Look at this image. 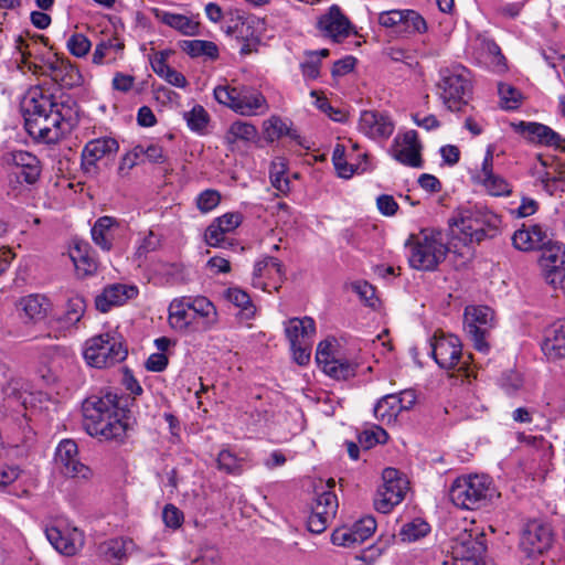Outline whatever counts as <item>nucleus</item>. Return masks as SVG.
I'll list each match as a JSON object with an SVG mask.
<instances>
[{"label":"nucleus","mask_w":565,"mask_h":565,"mask_svg":"<svg viewBox=\"0 0 565 565\" xmlns=\"http://www.w3.org/2000/svg\"><path fill=\"white\" fill-rule=\"evenodd\" d=\"M257 137V129L254 125L245 121H234L226 135H225V141L228 145H234L238 140L242 141H252Z\"/></svg>","instance_id":"nucleus-38"},{"label":"nucleus","mask_w":565,"mask_h":565,"mask_svg":"<svg viewBox=\"0 0 565 565\" xmlns=\"http://www.w3.org/2000/svg\"><path fill=\"white\" fill-rule=\"evenodd\" d=\"M547 238V232L541 225H523L522 228L514 232L512 243L516 249L529 252L542 248Z\"/></svg>","instance_id":"nucleus-27"},{"label":"nucleus","mask_w":565,"mask_h":565,"mask_svg":"<svg viewBox=\"0 0 565 565\" xmlns=\"http://www.w3.org/2000/svg\"><path fill=\"white\" fill-rule=\"evenodd\" d=\"M501 218L498 214L484 206L463 207L454 217L452 225L462 235L465 243H480L486 238H493L499 233Z\"/></svg>","instance_id":"nucleus-4"},{"label":"nucleus","mask_w":565,"mask_h":565,"mask_svg":"<svg viewBox=\"0 0 565 565\" xmlns=\"http://www.w3.org/2000/svg\"><path fill=\"white\" fill-rule=\"evenodd\" d=\"M431 355L443 369H452L459 364L462 358V345L458 337L435 332L431 341Z\"/></svg>","instance_id":"nucleus-12"},{"label":"nucleus","mask_w":565,"mask_h":565,"mask_svg":"<svg viewBox=\"0 0 565 565\" xmlns=\"http://www.w3.org/2000/svg\"><path fill=\"white\" fill-rule=\"evenodd\" d=\"M403 17V10H390L381 12L379 14L377 21L382 26L392 29L395 33H397Z\"/></svg>","instance_id":"nucleus-61"},{"label":"nucleus","mask_w":565,"mask_h":565,"mask_svg":"<svg viewBox=\"0 0 565 565\" xmlns=\"http://www.w3.org/2000/svg\"><path fill=\"white\" fill-rule=\"evenodd\" d=\"M11 156L17 177L22 178L28 184L35 183L41 174L39 159L32 153L22 150L15 151Z\"/></svg>","instance_id":"nucleus-28"},{"label":"nucleus","mask_w":565,"mask_h":565,"mask_svg":"<svg viewBox=\"0 0 565 565\" xmlns=\"http://www.w3.org/2000/svg\"><path fill=\"white\" fill-rule=\"evenodd\" d=\"M403 412V405L395 394L385 395L374 407V416L382 423L390 424Z\"/></svg>","instance_id":"nucleus-36"},{"label":"nucleus","mask_w":565,"mask_h":565,"mask_svg":"<svg viewBox=\"0 0 565 565\" xmlns=\"http://www.w3.org/2000/svg\"><path fill=\"white\" fill-rule=\"evenodd\" d=\"M351 288L356 292L362 301L367 306L373 307L375 302V289L374 287L364 280L354 281L351 284Z\"/></svg>","instance_id":"nucleus-59"},{"label":"nucleus","mask_w":565,"mask_h":565,"mask_svg":"<svg viewBox=\"0 0 565 565\" xmlns=\"http://www.w3.org/2000/svg\"><path fill=\"white\" fill-rule=\"evenodd\" d=\"M294 360L299 365H306L310 361L311 342L290 343Z\"/></svg>","instance_id":"nucleus-63"},{"label":"nucleus","mask_w":565,"mask_h":565,"mask_svg":"<svg viewBox=\"0 0 565 565\" xmlns=\"http://www.w3.org/2000/svg\"><path fill=\"white\" fill-rule=\"evenodd\" d=\"M264 132L267 139L274 141L285 134H290V127L281 118L273 116L264 122Z\"/></svg>","instance_id":"nucleus-52"},{"label":"nucleus","mask_w":565,"mask_h":565,"mask_svg":"<svg viewBox=\"0 0 565 565\" xmlns=\"http://www.w3.org/2000/svg\"><path fill=\"white\" fill-rule=\"evenodd\" d=\"M138 290L134 286L124 284H114L107 286L104 291L96 297V308L102 312H107L113 306H120L128 299L136 297Z\"/></svg>","instance_id":"nucleus-26"},{"label":"nucleus","mask_w":565,"mask_h":565,"mask_svg":"<svg viewBox=\"0 0 565 565\" xmlns=\"http://www.w3.org/2000/svg\"><path fill=\"white\" fill-rule=\"evenodd\" d=\"M130 543L125 539H113L100 545V552L108 559L120 561L126 557L128 544Z\"/></svg>","instance_id":"nucleus-47"},{"label":"nucleus","mask_w":565,"mask_h":565,"mask_svg":"<svg viewBox=\"0 0 565 565\" xmlns=\"http://www.w3.org/2000/svg\"><path fill=\"white\" fill-rule=\"evenodd\" d=\"M242 222L243 215L239 212H228L214 218L205 230V243L211 247L232 248L235 242L227 234L234 232Z\"/></svg>","instance_id":"nucleus-11"},{"label":"nucleus","mask_w":565,"mask_h":565,"mask_svg":"<svg viewBox=\"0 0 565 565\" xmlns=\"http://www.w3.org/2000/svg\"><path fill=\"white\" fill-rule=\"evenodd\" d=\"M420 148L416 131H407L401 141H395L393 157L402 164L420 168L423 166Z\"/></svg>","instance_id":"nucleus-21"},{"label":"nucleus","mask_w":565,"mask_h":565,"mask_svg":"<svg viewBox=\"0 0 565 565\" xmlns=\"http://www.w3.org/2000/svg\"><path fill=\"white\" fill-rule=\"evenodd\" d=\"M542 350L550 359L565 358V320L555 322L547 330Z\"/></svg>","instance_id":"nucleus-29"},{"label":"nucleus","mask_w":565,"mask_h":565,"mask_svg":"<svg viewBox=\"0 0 565 565\" xmlns=\"http://www.w3.org/2000/svg\"><path fill=\"white\" fill-rule=\"evenodd\" d=\"M221 201V195L216 190H205L196 198V206L202 213H207L215 209Z\"/></svg>","instance_id":"nucleus-57"},{"label":"nucleus","mask_w":565,"mask_h":565,"mask_svg":"<svg viewBox=\"0 0 565 565\" xmlns=\"http://www.w3.org/2000/svg\"><path fill=\"white\" fill-rule=\"evenodd\" d=\"M156 18L163 24L177 30L183 35L194 36L200 32V23L193 19L163 10H154Z\"/></svg>","instance_id":"nucleus-30"},{"label":"nucleus","mask_w":565,"mask_h":565,"mask_svg":"<svg viewBox=\"0 0 565 565\" xmlns=\"http://www.w3.org/2000/svg\"><path fill=\"white\" fill-rule=\"evenodd\" d=\"M15 308L24 323H38L47 317L51 302L44 295L31 294L21 297L17 301Z\"/></svg>","instance_id":"nucleus-19"},{"label":"nucleus","mask_w":565,"mask_h":565,"mask_svg":"<svg viewBox=\"0 0 565 565\" xmlns=\"http://www.w3.org/2000/svg\"><path fill=\"white\" fill-rule=\"evenodd\" d=\"M189 297L173 299L169 306V323L177 331H184L193 322Z\"/></svg>","instance_id":"nucleus-33"},{"label":"nucleus","mask_w":565,"mask_h":565,"mask_svg":"<svg viewBox=\"0 0 565 565\" xmlns=\"http://www.w3.org/2000/svg\"><path fill=\"white\" fill-rule=\"evenodd\" d=\"M77 454L76 443L71 439H64L56 448L55 463L66 477L88 479L92 471L78 460Z\"/></svg>","instance_id":"nucleus-13"},{"label":"nucleus","mask_w":565,"mask_h":565,"mask_svg":"<svg viewBox=\"0 0 565 565\" xmlns=\"http://www.w3.org/2000/svg\"><path fill=\"white\" fill-rule=\"evenodd\" d=\"M359 130L371 139L388 138L394 130L392 121L374 110H364L359 120Z\"/></svg>","instance_id":"nucleus-23"},{"label":"nucleus","mask_w":565,"mask_h":565,"mask_svg":"<svg viewBox=\"0 0 565 565\" xmlns=\"http://www.w3.org/2000/svg\"><path fill=\"white\" fill-rule=\"evenodd\" d=\"M162 519L167 526L178 529L182 525L183 513L173 504H167L162 511Z\"/></svg>","instance_id":"nucleus-62"},{"label":"nucleus","mask_w":565,"mask_h":565,"mask_svg":"<svg viewBox=\"0 0 565 565\" xmlns=\"http://www.w3.org/2000/svg\"><path fill=\"white\" fill-rule=\"evenodd\" d=\"M217 468L226 473L238 475L243 470V459L230 450H222L217 456Z\"/></svg>","instance_id":"nucleus-51"},{"label":"nucleus","mask_w":565,"mask_h":565,"mask_svg":"<svg viewBox=\"0 0 565 565\" xmlns=\"http://www.w3.org/2000/svg\"><path fill=\"white\" fill-rule=\"evenodd\" d=\"M383 484L374 499V507L381 513H388L402 502L407 490V481L394 468H385L382 473Z\"/></svg>","instance_id":"nucleus-9"},{"label":"nucleus","mask_w":565,"mask_h":565,"mask_svg":"<svg viewBox=\"0 0 565 565\" xmlns=\"http://www.w3.org/2000/svg\"><path fill=\"white\" fill-rule=\"evenodd\" d=\"M429 531L430 526L427 522L422 519H415L401 527L398 536L403 542H415L426 536Z\"/></svg>","instance_id":"nucleus-42"},{"label":"nucleus","mask_w":565,"mask_h":565,"mask_svg":"<svg viewBox=\"0 0 565 565\" xmlns=\"http://www.w3.org/2000/svg\"><path fill=\"white\" fill-rule=\"evenodd\" d=\"M332 161H333L334 168H335L339 177L349 179L353 175L354 168L352 164H349L345 161L343 146H341V145L335 146L333 153H332Z\"/></svg>","instance_id":"nucleus-56"},{"label":"nucleus","mask_w":565,"mask_h":565,"mask_svg":"<svg viewBox=\"0 0 565 565\" xmlns=\"http://www.w3.org/2000/svg\"><path fill=\"white\" fill-rule=\"evenodd\" d=\"M356 367V363L334 358L323 366V372L335 380H348L355 375Z\"/></svg>","instance_id":"nucleus-40"},{"label":"nucleus","mask_w":565,"mask_h":565,"mask_svg":"<svg viewBox=\"0 0 565 565\" xmlns=\"http://www.w3.org/2000/svg\"><path fill=\"white\" fill-rule=\"evenodd\" d=\"M28 134L39 141L54 143L68 132L75 122V110L64 103H56L43 88L31 87L21 102Z\"/></svg>","instance_id":"nucleus-1"},{"label":"nucleus","mask_w":565,"mask_h":565,"mask_svg":"<svg viewBox=\"0 0 565 565\" xmlns=\"http://www.w3.org/2000/svg\"><path fill=\"white\" fill-rule=\"evenodd\" d=\"M224 297L238 309L237 315L241 320H250L255 317L256 307L245 290L238 287H231L224 291Z\"/></svg>","instance_id":"nucleus-34"},{"label":"nucleus","mask_w":565,"mask_h":565,"mask_svg":"<svg viewBox=\"0 0 565 565\" xmlns=\"http://www.w3.org/2000/svg\"><path fill=\"white\" fill-rule=\"evenodd\" d=\"M451 548V557L483 562L487 550L484 534L472 530L463 531L455 539Z\"/></svg>","instance_id":"nucleus-16"},{"label":"nucleus","mask_w":565,"mask_h":565,"mask_svg":"<svg viewBox=\"0 0 565 565\" xmlns=\"http://www.w3.org/2000/svg\"><path fill=\"white\" fill-rule=\"evenodd\" d=\"M498 92L503 108L516 109L520 106L522 94L512 85L501 83L499 84Z\"/></svg>","instance_id":"nucleus-50"},{"label":"nucleus","mask_w":565,"mask_h":565,"mask_svg":"<svg viewBox=\"0 0 565 565\" xmlns=\"http://www.w3.org/2000/svg\"><path fill=\"white\" fill-rule=\"evenodd\" d=\"M492 479L487 475L470 473L457 477L450 488V501L458 508L476 510L483 507L493 495Z\"/></svg>","instance_id":"nucleus-5"},{"label":"nucleus","mask_w":565,"mask_h":565,"mask_svg":"<svg viewBox=\"0 0 565 565\" xmlns=\"http://www.w3.org/2000/svg\"><path fill=\"white\" fill-rule=\"evenodd\" d=\"M437 88L440 98L449 110H460L471 96L470 72L462 65L441 68Z\"/></svg>","instance_id":"nucleus-6"},{"label":"nucleus","mask_w":565,"mask_h":565,"mask_svg":"<svg viewBox=\"0 0 565 565\" xmlns=\"http://www.w3.org/2000/svg\"><path fill=\"white\" fill-rule=\"evenodd\" d=\"M182 50L192 57L207 56L216 58L218 49L214 42L203 40H188L183 41Z\"/></svg>","instance_id":"nucleus-39"},{"label":"nucleus","mask_w":565,"mask_h":565,"mask_svg":"<svg viewBox=\"0 0 565 565\" xmlns=\"http://www.w3.org/2000/svg\"><path fill=\"white\" fill-rule=\"evenodd\" d=\"M307 60L300 64L305 78L316 79L320 75L321 61L315 55L306 52Z\"/></svg>","instance_id":"nucleus-60"},{"label":"nucleus","mask_w":565,"mask_h":565,"mask_svg":"<svg viewBox=\"0 0 565 565\" xmlns=\"http://www.w3.org/2000/svg\"><path fill=\"white\" fill-rule=\"evenodd\" d=\"M119 143L115 138L102 137L88 141L82 151V167L85 172H96L97 162L104 158L115 156Z\"/></svg>","instance_id":"nucleus-17"},{"label":"nucleus","mask_w":565,"mask_h":565,"mask_svg":"<svg viewBox=\"0 0 565 565\" xmlns=\"http://www.w3.org/2000/svg\"><path fill=\"white\" fill-rule=\"evenodd\" d=\"M403 14L397 34L423 33L426 31V21L416 11L403 10Z\"/></svg>","instance_id":"nucleus-41"},{"label":"nucleus","mask_w":565,"mask_h":565,"mask_svg":"<svg viewBox=\"0 0 565 565\" xmlns=\"http://www.w3.org/2000/svg\"><path fill=\"white\" fill-rule=\"evenodd\" d=\"M66 47L75 57H85L90 49L92 42L83 33H74L66 41Z\"/></svg>","instance_id":"nucleus-49"},{"label":"nucleus","mask_w":565,"mask_h":565,"mask_svg":"<svg viewBox=\"0 0 565 565\" xmlns=\"http://www.w3.org/2000/svg\"><path fill=\"white\" fill-rule=\"evenodd\" d=\"M142 157V145H137L132 150L125 153L118 166V174L121 178L129 175L130 170L136 167Z\"/></svg>","instance_id":"nucleus-54"},{"label":"nucleus","mask_w":565,"mask_h":565,"mask_svg":"<svg viewBox=\"0 0 565 565\" xmlns=\"http://www.w3.org/2000/svg\"><path fill=\"white\" fill-rule=\"evenodd\" d=\"M405 247L409 250V266L423 271L436 270L449 252L443 232L436 228H424L417 234H411Z\"/></svg>","instance_id":"nucleus-3"},{"label":"nucleus","mask_w":565,"mask_h":565,"mask_svg":"<svg viewBox=\"0 0 565 565\" xmlns=\"http://www.w3.org/2000/svg\"><path fill=\"white\" fill-rule=\"evenodd\" d=\"M387 433L380 426H373L370 429L363 430L359 437V444L364 449H370L377 444H385L387 441Z\"/></svg>","instance_id":"nucleus-48"},{"label":"nucleus","mask_w":565,"mask_h":565,"mask_svg":"<svg viewBox=\"0 0 565 565\" xmlns=\"http://www.w3.org/2000/svg\"><path fill=\"white\" fill-rule=\"evenodd\" d=\"M512 127L531 142L558 147L563 141L557 132L543 124L520 121Z\"/></svg>","instance_id":"nucleus-25"},{"label":"nucleus","mask_w":565,"mask_h":565,"mask_svg":"<svg viewBox=\"0 0 565 565\" xmlns=\"http://www.w3.org/2000/svg\"><path fill=\"white\" fill-rule=\"evenodd\" d=\"M540 167H535L537 181L551 195L565 191V171L553 158L539 157Z\"/></svg>","instance_id":"nucleus-18"},{"label":"nucleus","mask_w":565,"mask_h":565,"mask_svg":"<svg viewBox=\"0 0 565 565\" xmlns=\"http://www.w3.org/2000/svg\"><path fill=\"white\" fill-rule=\"evenodd\" d=\"M184 119L192 131L204 135L210 116L203 106L195 105L190 111L184 113Z\"/></svg>","instance_id":"nucleus-43"},{"label":"nucleus","mask_w":565,"mask_h":565,"mask_svg":"<svg viewBox=\"0 0 565 565\" xmlns=\"http://www.w3.org/2000/svg\"><path fill=\"white\" fill-rule=\"evenodd\" d=\"M352 529L353 534H355L358 542L361 544L373 535L376 530V521L373 516L367 515L356 521Z\"/></svg>","instance_id":"nucleus-53"},{"label":"nucleus","mask_w":565,"mask_h":565,"mask_svg":"<svg viewBox=\"0 0 565 565\" xmlns=\"http://www.w3.org/2000/svg\"><path fill=\"white\" fill-rule=\"evenodd\" d=\"M53 81L62 87L71 88L81 84L82 75L68 60H63V63L60 65V70Z\"/></svg>","instance_id":"nucleus-44"},{"label":"nucleus","mask_w":565,"mask_h":565,"mask_svg":"<svg viewBox=\"0 0 565 565\" xmlns=\"http://www.w3.org/2000/svg\"><path fill=\"white\" fill-rule=\"evenodd\" d=\"M540 264L543 271L565 267V245L558 242H551L548 238L541 248Z\"/></svg>","instance_id":"nucleus-35"},{"label":"nucleus","mask_w":565,"mask_h":565,"mask_svg":"<svg viewBox=\"0 0 565 565\" xmlns=\"http://www.w3.org/2000/svg\"><path fill=\"white\" fill-rule=\"evenodd\" d=\"M265 96L256 88L239 85L237 103L234 104V111L243 116H254L268 110Z\"/></svg>","instance_id":"nucleus-24"},{"label":"nucleus","mask_w":565,"mask_h":565,"mask_svg":"<svg viewBox=\"0 0 565 565\" xmlns=\"http://www.w3.org/2000/svg\"><path fill=\"white\" fill-rule=\"evenodd\" d=\"M45 535L51 545L61 554L66 556L75 555L84 544V536L81 531L62 532L55 526L46 527Z\"/></svg>","instance_id":"nucleus-20"},{"label":"nucleus","mask_w":565,"mask_h":565,"mask_svg":"<svg viewBox=\"0 0 565 565\" xmlns=\"http://www.w3.org/2000/svg\"><path fill=\"white\" fill-rule=\"evenodd\" d=\"M337 495L331 491L318 494L312 512L308 518L307 527L313 534H321L334 519L338 510Z\"/></svg>","instance_id":"nucleus-14"},{"label":"nucleus","mask_w":565,"mask_h":565,"mask_svg":"<svg viewBox=\"0 0 565 565\" xmlns=\"http://www.w3.org/2000/svg\"><path fill=\"white\" fill-rule=\"evenodd\" d=\"M129 397L108 393L83 402V426L90 436L122 440L129 428Z\"/></svg>","instance_id":"nucleus-2"},{"label":"nucleus","mask_w":565,"mask_h":565,"mask_svg":"<svg viewBox=\"0 0 565 565\" xmlns=\"http://www.w3.org/2000/svg\"><path fill=\"white\" fill-rule=\"evenodd\" d=\"M285 333L289 343L311 342L316 334V323L310 317L291 318L286 322Z\"/></svg>","instance_id":"nucleus-31"},{"label":"nucleus","mask_w":565,"mask_h":565,"mask_svg":"<svg viewBox=\"0 0 565 565\" xmlns=\"http://www.w3.org/2000/svg\"><path fill=\"white\" fill-rule=\"evenodd\" d=\"M465 330L477 351L488 353V337L495 326L494 312L487 306H468L463 313Z\"/></svg>","instance_id":"nucleus-8"},{"label":"nucleus","mask_w":565,"mask_h":565,"mask_svg":"<svg viewBox=\"0 0 565 565\" xmlns=\"http://www.w3.org/2000/svg\"><path fill=\"white\" fill-rule=\"evenodd\" d=\"M318 28L326 36L340 42L350 33V21L343 15L339 7L332 6L318 21Z\"/></svg>","instance_id":"nucleus-22"},{"label":"nucleus","mask_w":565,"mask_h":565,"mask_svg":"<svg viewBox=\"0 0 565 565\" xmlns=\"http://www.w3.org/2000/svg\"><path fill=\"white\" fill-rule=\"evenodd\" d=\"M127 354L124 339L117 332L98 334L85 342L84 359L93 367L113 366L122 362Z\"/></svg>","instance_id":"nucleus-7"},{"label":"nucleus","mask_w":565,"mask_h":565,"mask_svg":"<svg viewBox=\"0 0 565 565\" xmlns=\"http://www.w3.org/2000/svg\"><path fill=\"white\" fill-rule=\"evenodd\" d=\"M238 92L239 85H220L214 88V97L220 104L225 105L234 110V104L237 103Z\"/></svg>","instance_id":"nucleus-55"},{"label":"nucleus","mask_w":565,"mask_h":565,"mask_svg":"<svg viewBox=\"0 0 565 565\" xmlns=\"http://www.w3.org/2000/svg\"><path fill=\"white\" fill-rule=\"evenodd\" d=\"M545 280L555 290H561L565 295V267L557 269H547L544 271Z\"/></svg>","instance_id":"nucleus-64"},{"label":"nucleus","mask_w":565,"mask_h":565,"mask_svg":"<svg viewBox=\"0 0 565 565\" xmlns=\"http://www.w3.org/2000/svg\"><path fill=\"white\" fill-rule=\"evenodd\" d=\"M190 309L193 316L202 319V329L204 331L213 329L218 322L217 310L212 301L206 297H189Z\"/></svg>","instance_id":"nucleus-32"},{"label":"nucleus","mask_w":565,"mask_h":565,"mask_svg":"<svg viewBox=\"0 0 565 565\" xmlns=\"http://www.w3.org/2000/svg\"><path fill=\"white\" fill-rule=\"evenodd\" d=\"M115 218L110 216H102L95 222L92 228L94 243L104 250H109L111 248L113 237L110 235V230L115 225Z\"/></svg>","instance_id":"nucleus-37"},{"label":"nucleus","mask_w":565,"mask_h":565,"mask_svg":"<svg viewBox=\"0 0 565 565\" xmlns=\"http://www.w3.org/2000/svg\"><path fill=\"white\" fill-rule=\"evenodd\" d=\"M553 541L552 530L547 524L533 520L525 524L520 539V548L526 557H536L546 552Z\"/></svg>","instance_id":"nucleus-10"},{"label":"nucleus","mask_w":565,"mask_h":565,"mask_svg":"<svg viewBox=\"0 0 565 565\" xmlns=\"http://www.w3.org/2000/svg\"><path fill=\"white\" fill-rule=\"evenodd\" d=\"M124 49V43L119 41L117 38H111L106 41L99 42L93 53V63L100 65L103 64L105 57L109 56L111 53L116 55ZM116 56H113L115 60Z\"/></svg>","instance_id":"nucleus-45"},{"label":"nucleus","mask_w":565,"mask_h":565,"mask_svg":"<svg viewBox=\"0 0 565 565\" xmlns=\"http://www.w3.org/2000/svg\"><path fill=\"white\" fill-rule=\"evenodd\" d=\"M493 146H488L481 168L473 174L475 182L481 184L493 196L509 195L510 184L493 171Z\"/></svg>","instance_id":"nucleus-15"},{"label":"nucleus","mask_w":565,"mask_h":565,"mask_svg":"<svg viewBox=\"0 0 565 565\" xmlns=\"http://www.w3.org/2000/svg\"><path fill=\"white\" fill-rule=\"evenodd\" d=\"M287 167L282 158H278L271 162L270 182L271 185L281 193L289 191V180L285 177Z\"/></svg>","instance_id":"nucleus-46"},{"label":"nucleus","mask_w":565,"mask_h":565,"mask_svg":"<svg viewBox=\"0 0 565 565\" xmlns=\"http://www.w3.org/2000/svg\"><path fill=\"white\" fill-rule=\"evenodd\" d=\"M331 542L334 545L343 547H352L356 544H360L355 537V534H353L352 526L337 529L331 535Z\"/></svg>","instance_id":"nucleus-58"}]
</instances>
